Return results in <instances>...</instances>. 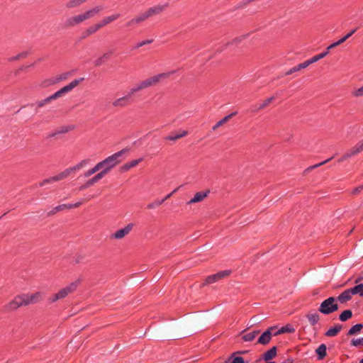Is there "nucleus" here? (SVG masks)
<instances>
[{
	"instance_id": "1",
	"label": "nucleus",
	"mask_w": 363,
	"mask_h": 363,
	"mask_svg": "<svg viewBox=\"0 0 363 363\" xmlns=\"http://www.w3.org/2000/svg\"><path fill=\"white\" fill-rule=\"evenodd\" d=\"M42 299V294L40 292L29 294H21L16 296L13 300L4 306L5 311H11L16 310L21 306H26L29 304L35 303Z\"/></svg>"
},
{
	"instance_id": "2",
	"label": "nucleus",
	"mask_w": 363,
	"mask_h": 363,
	"mask_svg": "<svg viewBox=\"0 0 363 363\" xmlns=\"http://www.w3.org/2000/svg\"><path fill=\"white\" fill-rule=\"evenodd\" d=\"M126 152V149H123L97 163L99 169L101 170L99 173L103 177L122 161L121 157Z\"/></svg>"
},
{
	"instance_id": "3",
	"label": "nucleus",
	"mask_w": 363,
	"mask_h": 363,
	"mask_svg": "<svg viewBox=\"0 0 363 363\" xmlns=\"http://www.w3.org/2000/svg\"><path fill=\"white\" fill-rule=\"evenodd\" d=\"M81 283V279H78L76 281L70 283L69 285L61 289L57 293L54 294L49 298L50 303H54L58 300L63 299L69 294L74 293Z\"/></svg>"
},
{
	"instance_id": "4",
	"label": "nucleus",
	"mask_w": 363,
	"mask_h": 363,
	"mask_svg": "<svg viewBox=\"0 0 363 363\" xmlns=\"http://www.w3.org/2000/svg\"><path fill=\"white\" fill-rule=\"evenodd\" d=\"M168 6V4H158L155 6L149 8L147 10H146L145 12L141 13L138 14V16H135L138 21L140 23L142 22L146 21L149 18L157 15L162 12Z\"/></svg>"
},
{
	"instance_id": "5",
	"label": "nucleus",
	"mask_w": 363,
	"mask_h": 363,
	"mask_svg": "<svg viewBox=\"0 0 363 363\" xmlns=\"http://www.w3.org/2000/svg\"><path fill=\"white\" fill-rule=\"evenodd\" d=\"M335 297L331 296L328 298L320 303L318 311L325 315H328L337 311L339 307L338 305L335 303Z\"/></svg>"
},
{
	"instance_id": "6",
	"label": "nucleus",
	"mask_w": 363,
	"mask_h": 363,
	"mask_svg": "<svg viewBox=\"0 0 363 363\" xmlns=\"http://www.w3.org/2000/svg\"><path fill=\"white\" fill-rule=\"evenodd\" d=\"M84 79L83 77H82V78L76 79L72 81L69 84L63 86L60 90L56 91L55 93H54L52 94L53 97L55 98V99H57L58 98L63 96L65 94L71 91L74 88L77 86L80 82L84 81Z\"/></svg>"
},
{
	"instance_id": "7",
	"label": "nucleus",
	"mask_w": 363,
	"mask_h": 363,
	"mask_svg": "<svg viewBox=\"0 0 363 363\" xmlns=\"http://www.w3.org/2000/svg\"><path fill=\"white\" fill-rule=\"evenodd\" d=\"M84 79L83 77H82V78L76 79L72 81L69 84L63 86L60 90L56 91L55 93H54L52 94L53 97L55 98V99H57L58 98L63 96L65 94L71 91L74 88L77 86L80 82L84 81Z\"/></svg>"
},
{
	"instance_id": "8",
	"label": "nucleus",
	"mask_w": 363,
	"mask_h": 363,
	"mask_svg": "<svg viewBox=\"0 0 363 363\" xmlns=\"http://www.w3.org/2000/svg\"><path fill=\"white\" fill-rule=\"evenodd\" d=\"M84 79L83 77H82V78L76 79L72 81L69 84L63 86L60 90L56 91L55 93H54L52 94L53 97L55 98V99H57L58 98L63 96L65 94L71 91L74 88L77 86L80 82L84 81Z\"/></svg>"
},
{
	"instance_id": "9",
	"label": "nucleus",
	"mask_w": 363,
	"mask_h": 363,
	"mask_svg": "<svg viewBox=\"0 0 363 363\" xmlns=\"http://www.w3.org/2000/svg\"><path fill=\"white\" fill-rule=\"evenodd\" d=\"M84 79L83 77H82V78L76 79L72 81L69 84L63 86L60 90L56 91L55 93H54L52 94L53 97L55 98V99H57L58 98L63 96L65 94L71 91L74 88L77 86L80 82L84 81Z\"/></svg>"
},
{
	"instance_id": "10",
	"label": "nucleus",
	"mask_w": 363,
	"mask_h": 363,
	"mask_svg": "<svg viewBox=\"0 0 363 363\" xmlns=\"http://www.w3.org/2000/svg\"><path fill=\"white\" fill-rule=\"evenodd\" d=\"M72 172H72L71 167L67 168L64 171H62V172H60V174H58L57 175H55L50 178L43 179L39 184V186H43L45 184H50L54 182H58V181L62 180V179L67 178V177H69Z\"/></svg>"
},
{
	"instance_id": "11",
	"label": "nucleus",
	"mask_w": 363,
	"mask_h": 363,
	"mask_svg": "<svg viewBox=\"0 0 363 363\" xmlns=\"http://www.w3.org/2000/svg\"><path fill=\"white\" fill-rule=\"evenodd\" d=\"M72 172H72L71 167L67 168L64 171H62V172H60V174H58L57 175H55L50 178L43 179L39 184V186H43L45 184H50L54 182H58V181L62 180V179L67 178V177H69Z\"/></svg>"
},
{
	"instance_id": "12",
	"label": "nucleus",
	"mask_w": 363,
	"mask_h": 363,
	"mask_svg": "<svg viewBox=\"0 0 363 363\" xmlns=\"http://www.w3.org/2000/svg\"><path fill=\"white\" fill-rule=\"evenodd\" d=\"M169 76V74L167 73H162L159 74H156L153 77H149L142 82H140V84L143 89L153 86L157 85L160 81L165 77H167Z\"/></svg>"
},
{
	"instance_id": "13",
	"label": "nucleus",
	"mask_w": 363,
	"mask_h": 363,
	"mask_svg": "<svg viewBox=\"0 0 363 363\" xmlns=\"http://www.w3.org/2000/svg\"><path fill=\"white\" fill-rule=\"evenodd\" d=\"M363 151V143L362 141L359 142L353 147L345 152L341 158L338 160L339 162H342Z\"/></svg>"
},
{
	"instance_id": "14",
	"label": "nucleus",
	"mask_w": 363,
	"mask_h": 363,
	"mask_svg": "<svg viewBox=\"0 0 363 363\" xmlns=\"http://www.w3.org/2000/svg\"><path fill=\"white\" fill-rule=\"evenodd\" d=\"M88 17L86 15L85 12L75 16L68 18L65 21L66 27H74L77 25L80 24L81 23L88 20Z\"/></svg>"
},
{
	"instance_id": "15",
	"label": "nucleus",
	"mask_w": 363,
	"mask_h": 363,
	"mask_svg": "<svg viewBox=\"0 0 363 363\" xmlns=\"http://www.w3.org/2000/svg\"><path fill=\"white\" fill-rule=\"evenodd\" d=\"M88 17L86 15L85 12L75 16L68 18L65 21L66 27H74L77 25L80 24L81 23L88 20Z\"/></svg>"
},
{
	"instance_id": "16",
	"label": "nucleus",
	"mask_w": 363,
	"mask_h": 363,
	"mask_svg": "<svg viewBox=\"0 0 363 363\" xmlns=\"http://www.w3.org/2000/svg\"><path fill=\"white\" fill-rule=\"evenodd\" d=\"M88 17L86 15L85 12L75 16L68 18L65 21L66 27H74L77 25L80 24L81 23L88 20Z\"/></svg>"
},
{
	"instance_id": "17",
	"label": "nucleus",
	"mask_w": 363,
	"mask_h": 363,
	"mask_svg": "<svg viewBox=\"0 0 363 363\" xmlns=\"http://www.w3.org/2000/svg\"><path fill=\"white\" fill-rule=\"evenodd\" d=\"M230 274H231L230 270H223V271H220L216 274H214L213 275H210L206 278L204 284H210L217 282L218 281L220 280L221 279L229 276Z\"/></svg>"
},
{
	"instance_id": "18",
	"label": "nucleus",
	"mask_w": 363,
	"mask_h": 363,
	"mask_svg": "<svg viewBox=\"0 0 363 363\" xmlns=\"http://www.w3.org/2000/svg\"><path fill=\"white\" fill-rule=\"evenodd\" d=\"M275 330V327H269L266 331H264L258 338L257 343L262 345H266L269 343L274 335L273 331Z\"/></svg>"
},
{
	"instance_id": "19",
	"label": "nucleus",
	"mask_w": 363,
	"mask_h": 363,
	"mask_svg": "<svg viewBox=\"0 0 363 363\" xmlns=\"http://www.w3.org/2000/svg\"><path fill=\"white\" fill-rule=\"evenodd\" d=\"M133 226V223H129L123 228L116 230L113 234L111 235V238L117 240L122 239L125 235L129 234V233L132 230Z\"/></svg>"
},
{
	"instance_id": "20",
	"label": "nucleus",
	"mask_w": 363,
	"mask_h": 363,
	"mask_svg": "<svg viewBox=\"0 0 363 363\" xmlns=\"http://www.w3.org/2000/svg\"><path fill=\"white\" fill-rule=\"evenodd\" d=\"M131 103L130 94H127L116 99L113 101L112 104L114 107L123 108L130 105Z\"/></svg>"
},
{
	"instance_id": "21",
	"label": "nucleus",
	"mask_w": 363,
	"mask_h": 363,
	"mask_svg": "<svg viewBox=\"0 0 363 363\" xmlns=\"http://www.w3.org/2000/svg\"><path fill=\"white\" fill-rule=\"evenodd\" d=\"M104 178L102 175L99 172L95 176H94L90 179L87 180L84 184L79 187V191L84 190L91 186H93L95 183L98 182L100 179Z\"/></svg>"
},
{
	"instance_id": "22",
	"label": "nucleus",
	"mask_w": 363,
	"mask_h": 363,
	"mask_svg": "<svg viewBox=\"0 0 363 363\" xmlns=\"http://www.w3.org/2000/svg\"><path fill=\"white\" fill-rule=\"evenodd\" d=\"M352 295L354 294L353 293H351L350 288L342 291L335 299L341 303H345L347 301H350L352 299Z\"/></svg>"
},
{
	"instance_id": "23",
	"label": "nucleus",
	"mask_w": 363,
	"mask_h": 363,
	"mask_svg": "<svg viewBox=\"0 0 363 363\" xmlns=\"http://www.w3.org/2000/svg\"><path fill=\"white\" fill-rule=\"evenodd\" d=\"M209 194V191L197 192L194 196L187 202L188 205L202 201Z\"/></svg>"
},
{
	"instance_id": "24",
	"label": "nucleus",
	"mask_w": 363,
	"mask_h": 363,
	"mask_svg": "<svg viewBox=\"0 0 363 363\" xmlns=\"http://www.w3.org/2000/svg\"><path fill=\"white\" fill-rule=\"evenodd\" d=\"M277 348L276 346H274L262 354V359L267 362H271L270 360L274 358L277 356Z\"/></svg>"
},
{
	"instance_id": "25",
	"label": "nucleus",
	"mask_w": 363,
	"mask_h": 363,
	"mask_svg": "<svg viewBox=\"0 0 363 363\" xmlns=\"http://www.w3.org/2000/svg\"><path fill=\"white\" fill-rule=\"evenodd\" d=\"M342 329V325L340 324H336L334 327L328 329L325 335L327 337H335L336 336Z\"/></svg>"
},
{
	"instance_id": "26",
	"label": "nucleus",
	"mask_w": 363,
	"mask_h": 363,
	"mask_svg": "<svg viewBox=\"0 0 363 363\" xmlns=\"http://www.w3.org/2000/svg\"><path fill=\"white\" fill-rule=\"evenodd\" d=\"M82 203H83V201H78V202L74 203L60 204V205H58V206H56V209L55 210H60V211H63V210H65V209H71V208H78Z\"/></svg>"
},
{
	"instance_id": "27",
	"label": "nucleus",
	"mask_w": 363,
	"mask_h": 363,
	"mask_svg": "<svg viewBox=\"0 0 363 363\" xmlns=\"http://www.w3.org/2000/svg\"><path fill=\"white\" fill-rule=\"evenodd\" d=\"M104 9L103 5H97L93 8H91L89 10H87L85 11L86 15L87 16L88 18H91L100 13Z\"/></svg>"
},
{
	"instance_id": "28",
	"label": "nucleus",
	"mask_w": 363,
	"mask_h": 363,
	"mask_svg": "<svg viewBox=\"0 0 363 363\" xmlns=\"http://www.w3.org/2000/svg\"><path fill=\"white\" fill-rule=\"evenodd\" d=\"M306 316L311 326H315L320 320V316L317 313H308Z\"/></svg>"
},
{
	"instance_id": "29",
	"label": "nucleus",
	"mask_w": 363,
	"mask_h": 363,
	"mask_svg": "<svg viewBox=\"0 0 363 363\" xmlns=\"http://www.w3.org/2000/svg\"><path fill=\"white\" fill-rule=\"evenodd\" d=\"M274 99V96L269 97L264 100L262 103L259 104V105H255L253 106L252 111H257L259 110L263 109L265 107H267L270 103L273 101Z\"/></svg>"
},
{
	"instance_id": "30",
	"label": "nucleus",
	"mask_w": 363,
	"mask_h": 363,
	"mask_svg": "<svg viewBox=\"0 0 363 363\" xmlns=\"http://www.w3.org/2000/svg\"><path fill=\"white\" fill-rule=\"evenodd\" d=\"M237 114V112H233L226 116H225L223 118L218 121L212 128L213 130H216L218 128L223 125L224 123H225L227 121H228L233 116H235Z\"/></svg>"
},
{
	"instance_id": "31",
	"label": "nucleus",
	"mask_w": 363,
	"mask_h": 363,
	"mask_svg": "<svg viewBox=\"0 0 363 363\" xmlns=\"http://www.w3.org/2000/svg\"><path fill=\"white\" fill-rule=\"evenodd\" d=\"M327 347L325 344H321L316 350L315 353L318 354V359H323L327 354Z\"/></svg>"
},
{
	"instance_id": "32",
	"label": "nucleus",
	"mask_w": 363,
	"mask_h": 363,
	"mask_svg": "<svg viewBox=\"0 0 363 363\" xmlns=\"http://www.w3.org/2000/svg\"><path fill=\"white\" fill-rule=\"evenodd\" d=\"M120 13H113L111 16H106L101 19V23L104 26L111 23V22L117 20L120 17Z\"/></svg>"
},
{
	"instance_id": "33",
	"label": "nucleus",
	"mask_w": 363,
	"mask_h": 363,
	"mask_svg": "<svg viewBox=\"0 0 363 363\" xmlns=\"http://www.w3.org/2000/svg\"><path fill=\"white\" fill-rule=\"evenodd\" d=\"M363 328V324L357 323L353 325L347 332V335L352 336L355 335L361 332Z\"/></svg>"
},
{
	"instance_id": "34",
	"label": "nucleus",
	"mask_w": 363,
	"mask_h": 363,
	"mask_svg": "<svg viewBox=\"0 0 363 363\" xmlns=\"http://www.w3.org/2000/svg\"><path fill=\"white\" fill-rule=\"evenodd\" d=\"M111 54H112V51L104 53L102 56L96 60V61L94 62L95 66H101L106 60L109 59Z\"/></svg>"
},
{
	"instance_id": "35",
	"label": "nucleus",
	"mask_w": 363,
	"mask_h": 363,
	"mask_svg": "<svg viewBox=\"0 0 363 363\" xmlns=\"http://www.w3.org/2000/svg\"><path fill=\"white\" fill-rule=\"evenodd\" d=\"M142 159H138V160H132L130 161V162H127L125 163V164H123L122 167H121V170L122 171H127L129 169L132 168V167H135L136 165L138 164V163L140 162H141Z\"/></svg>"
},
{
	"instance_id": "36",
	"label": "nucleus",
	"mask_w": 363,
	"mask_h": 363,
	"mask_svg": "<svg viewBox=\"0 0 363 363\" xmlns=\"http://www.w3.org/2000/svg\"><path fill=\"white\" fill-rule=\"evenodd\" d=\"M294 331V329L290 326V325H285L281 327L280 329H279L277 331L274 333V336H277L285 333H293Z\"/></svg>"
},
{
	"instance_id": "37",
	"label": "nucleus",
	"mask_w": 363,
	"mask_h": 363,
	"mask_svg": "<svg viewBox=\"0 0 363 363\" xmlns=\"http://www.w3.org/2000/svg\"><path fill=\"white\" fill-rule=\"evenodd\" d=\"M352 316V311L351 310H345L339 315V320L342 322H345Z\"/></svg>"
},
{
	"instance_id": "38",
	"label": "nucleus",
	"mask_w": 363,
	"mask_h": 363,
	"mask_svg": "<svg viewBox=\"0 0 363 363\" xmlns=\"http://www.w3.org/2000/svg\"><path fill=\"white\" fill-rule=\"evenodd\" d=\"M246 352L245 351H238V352H234L233 353L230 357V359H233L231 363H245V360H244V358L242 357H235V354H245Z\"/></svg>"
},
{
	"instance_id": "39",
	"label": "nucleus",
	"mask_w": 363,
	"mask_h": 363,
	"mask_svg": "<svg viewBox=\"0 0 363 363\" xmlns=\"http://www.w3.org/2000/svg\"><path fill=\"white\" fill-rule=\"evenodd\" d=\"M351 293L354 295L363 296V284H359L351 288Z\"/></svg>"
},
{
	"instance_id": "40",
	"label": "nucleus",
	"mask_w": 363,
	"mask_h": 363,
	"mask_svg": "<svg viewBox=\"0 0 363 363\" xmlns=\"http://www.w3.org/2000/svg\"><path fill=\"white\" fill-rule=\"evenodd\" d=\"M53 100H55V99L53 97V95L52 94L43 100L37 101L36 104H37L38 107L41 108V107L44 106L45 105L49 104L50 102H51Z\"/></svg>"
},
{
	"instance_id": "41",
	"label": "nucleus",
	"mask_w": 363,
	"mask_h": 363,
	"mask_svg": "<svg viewBox=\"0 0 363 363\" xmlns=\"http://www.w3.org/2000/svg\"><path fill=\"white\" fill-rule=\"evenodd\" d=\"M79 6H81V4L79 0H69L65 4L67 9H73L79 7Z\"/></svg>"
},
{
	"instance_id": "42",
	"label": "nucleus",
	"mask_w": 363,
	"mask_h": 363,
	"mask_svg": "<svg viewBox=\"0 0 363 363\" xmlns=\"http://www.w3.org/2000/svg\"><path fill=\"white\" fill-rule=\"evenodd\" d=\"M244 38H245V36H240V37L235 38V39L232 40L231 41L227 43L225 46V47L237 46L242 40V39Z\"/></svg>"
},
{
	"instance_id": "43",
	"label": "nucleus",
	"mask_w": 363,
	"mask_h": 363,
	"mask_svg": "<svg viewBox=\"0 0 363 363\" xmlns=\"http://www.w3.org/2000/svg\"><path fill=\"white\" fill-rule=\"evenodd\" d=\"M163 203H164V200H158V199H157V200L154 201L153 202L150 203L149 204H147V208L148 209H153V208H155L160 206Z\"/></svg>"
},
{
	"instance_id": "44",
	"label": "nucleus",
	"mask_w": 363,
	"mask_h": 363,
	"mask_svg": "<svg viewBox=\"0 0 363 363\" xmlns=\"http://www.w3.org/2000/svg\"><path fill=\"white\" fill-rule=\"evenodd\" d=\"M333 158V157L328 158V159H327L326 160H325V161H323V162H320V163H318V164H316L312 165V166H311V167H308V168L305 170V172H310V171H311V170H312V169H315V168H317V167H320V166H322V165H323V164H326V163H327V162H328L329 161H330Z\"/></svg>"
},
{
	"instance_id": "45",
	"label": "nucleus",
	"mask_w": 363,
	"mask_h": 363,
	"mask_svg": "<svg viewBox=\"0 0 363 363\" xmlns=\"http://www.w3.org/2000/svg\"><path fill=\"white\" fill-rule=\"evenodd\" d=\"M153 42V40L152 39H147L143 40L141 42L138 43L133 48V50L138 49L139 48L144 46L145 45L150 44Z\"/></svg>"
},
{
	"instance_id": "46",
	"label": "nucleus",
	"mask_w": 363,
	"mask_h": 363,
	"mask_svg": "<svg viewBox=\"0 0 363 363\" xmlns=\"http://www.w3.org/2000/svg\"><path fill=\"white\" fill-rule=\"evenodd\" d=\"M99 171L97 164L91 169L87 170L84 172V176L85 177H89L92 174H95L96 172Z\"/></svg>"
},
{
	"instance_id": "47",
	"label": "nucleus",
	"mask_w": 363,
	"mask_h": 363,
	"mask_svg": "<svg viewBox=\"0 0 363 363\" xmlns=\"http://www.w3.org/2000/svg\"><path fill=\"white\" fill-rule=\"evenodd\" d=\"M96 32L94 31V29H93V28L91 26H89V28H87L83 33H82V38H87L88 36L91 35H93L94 33H95Z\"/></svg>"
},
{
	"instance_id": "48",
	"label": "nucleus",
	"mask_w": 363,
	"mask_h": 363,
	"mask_svg": "<svg viewBox=\"0 0 363 363\" xmlns=\"http://www.w3.org/2000/svg\"><path fill=\"white\" fill-rule=\"evenodd\" d=\"M351 345L354 347L363 346V337L352 339L351 340Z\"/></svg>"
},
{
	"instance_id": "49",
	"label": "nucleus",
	"mask_w": 363,
	"mask_h": 363,
	"mask_svg": "<svg viewBox=\"0 0 363 363\" xmlns=\"http://www.w3.org/2000/svg\"><path fill=\"white\" fill-rule=\"evenodd\" d=\"M242 339L245 342H251L255 339L254 334L251 332L242 335Z\"/></svg>"
},
{
	"instance_id": "50",
	"label": "nucleus",
	"mask_w": 363,
	"mask_h": 363,
	"mask_svg": "<svg viewBox=\"0 0 363 363\" xmlns=\"http://www.w3.org/2000/svg\"><path fill=\"white\" fill-rule=\"evenodd\" d=\"M328 55V51L325 50L318 55H316L315 56H313L312 58H313V60L314 61V62H318V60L323 59V57H325L326 55Z\"/></svg>"
},
{
	"instance_id": "51",
	"label": "nucleus",
	"mask_w": 363,
	"mask_h": 363,
	"mask_svg": "<svg viewBox=\"0 0 363 363\" xmlns=\"http://www.w3.org/2000/svg\"><path fill=\"white\" fill-rule=\"evenodd\" d=\"M139 24L138 21V19L136 18V16L132 18L131 19H130L125 25V27H133L135 26V25H138Z\"/></svg>"
},
{
	"instance_id": "52",
	"label": "nucleus",
	"mask_w": 363,
	"mask_h": 363,
	"mask_svg": "<svg viewBox=\"0 0 363 363\" xmlns=\"http://www.w3.org/2000/svg\"><path fill=\"white\" fill-rule=\"evenodd\" d=\"M313 63H315V62L313 60V58L311 57V59H308L306 61H305L302 63H300L298 65H299V67H301V69H305V68L308 67L309 65H312Z\"/></svg>"
},
{
	"instance_id": "53",
	"label": "nucleus",
	"mask_w": 363,
	"mask_h": 363,
	"mask_svg": "<svg viewBox=\"0 0 363 363\" xmlns=\"http://www.w3.org/2000/svg\"><path fill=\"white\" fill-rule=\"evenodd\" d=\"M143 89L140 83L139 82L135 87H133L132 89H130L128 94H130V96H131L132 94H133L138 91H140Z\"/></svg>"
},
{
	"instance_id": "54",
	"label": "nucleus",
	"mask_w": 363,
	"mask_h": 363,
	"mask_svg": "<svg viewBox=\"0 0 363 363\" xmlns=\"http://www.w3.org/2000/svg\"><path fill=\"white\" fill-rule=\"evenodd\" d=\"M357 28L352 29L350 33H348L347 35L341 38L339 40L341 42V43H343L345 41H346L349 38H350L356 31Z\"/></svg>"
},
{
	"instance_id": "55",
	"label": "nucleus",
	"mask_w": 363,
	"mask_h": 363,
	"mask_svg": "<svg viewBox=\"0 0 363 363\" xmlns=\"http://www.w3.org/2000/svg\"><path fill=\"white\" fill-rule=\"evenodd\" d=\"M28 54V51H25V52H22L21 53L16 55V56H13L12 57H11L9 59L10 61H13V60H18L21 58H23V57H26Z\"/></svg>"
},
{
	"instance_id": "56",
	"label": "nucleus",
	"mask_w": 363,
	"mask_h": 363,
	"mask_svg": "<svg viewBox=\"0 0 363 363\" xmlns=\"http://www.w3.org/2000/svg\"><path fill=\"white\" fill-rule=\"evenodd\" d=\"M353 95L356 97H360L363 96V86L353 92Z\"/></svg>"
},
{
	"instance_id": "57",
	"label": "nucleus",
	"mask_w": 363,
	"mask_h": 363,
	"mask_svg": "<svg viewBox=\"0 0 363 363\" xmlns=\"http://www.w3.org/2000/svg\"><path fill=\"white\" fill-rule=\"evenodd\" d=\"M91 27L93 28V29H94V31L96 33L99 30H100L104 26L102 24L101 21H100L99 23L91 26Z\"/></svg>"
},
{
	"instance_id": "58",
	"label": "nucleus",
	"mask_w": 363,
	"mask_h": 363,
	"mask_svg": "<svg viewBox=\"0 0 363 363\" xmlns=\"http://www.w3.org/2000/svg\"><path fill=\"white\" fill-rule=\"evenodd\" d=\"M178 134H172L171 135L167 136L165 138V140H172V141H176L177 140L179 139Z\"/></svg>"
},
{
	"instance_id": "59",
	"label": "nucleus",
	"mask_w": 363,
	"mask_h": 363,
	"mask_svg": "<svg viewBox=\"0 0 363 363\" xmlns=\"http://www.w3.org/2000/svg\"><path fill=\"white\" fill-rule=\"evenodd\" d=\"M341 42L338 40L337 41L332 43L330 45H329L327 48H326V50L329 52L330 50L341 45Z\"/></svg>"
},
{
	"instance_id": "60",
	"label": "nucleus",
	"mask_w": 363,
	"mask_h": 363,
	"mask_svg": "<svg viewBox=\"0 0 363 363\" xmlns=\"http://www.w3.org/2000/svg\"><path fill=\"white\" fill-rule=\"evenodd\" d=\"M68 73H62L60 74L57 78V82L65 80L67 78Z\"/></svg>"
},
{
	"instance_id": "61",
	"label": "nucleus",
	"mask_w": 363,
	"mask_h": 363,
	"mask_svg": "<svg viewBox=\"0 0 363 363\" xmlns=\"http://www.w3.org/2000/svg\"><path fill=\"white\" fill-rule=\"evenodd\" d=\"M363 189V185H361V186H359L356 188H354L352 191V194H359L362 190Z\"/></svg>"
},
{
	"instance_id": "62",
	"label": "nucleus",
	"mask_w": 363,
	"mask_h": 363,
	"mask_svg": "<svg viewBox=\"0 0 363 363\" xmlns=\"http://www.w3.org/2000/svg\"><path fill=\"white\" fill-rule=\"evenodd\" d=\"M177 134H178L179 137L180 138H182L185 137L186 135H188V131L187 130H179Z\"/></svg>"
},
{
	"instance_id": "63",
	"label": "nucleus",
	"mask_w": 363,
	"mask_h": 363,
	"mask_svg": "<svg viewBox=\"0 0 363 363\" xmlns=\"http://www.w3.org/2000/svg\"><path fill=\"white\" fill-rule=\"evenodd\" d=\"M82 168V165L80 164L79 162L78 164H77L75 166L71 167L72 172L78 171V170L81 169Z\"/></svg>"
},
{
	"instance_id": "64",
	"label": "nucleus",
	"mask_w": 363,
	"mask_h": 363,
	"mask_svg": "<svg viewBox=\"0 0 363 363\" xmlns=\"http://www.w3.org/2000/svg\"><path fill=\"white\" fill-rule=\"evenodd\" d=\"M177 189H178V188H177V189H174V190H173L171 193H169V194H167V196H166L162 199V200H164V202L167 199H169V198L172 196V194H174V193L177 191Z\"/></svg>"
}]
</instances>
